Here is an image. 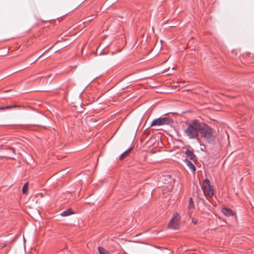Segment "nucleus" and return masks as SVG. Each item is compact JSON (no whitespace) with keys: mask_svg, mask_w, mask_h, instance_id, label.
Returning a JSON list of instances; mask_svg holds the SVG:
<instances>
[{"mask_svg":"<svg viewBox=\"0 0 254 254\" xmlns=\"http://www.w3.org/2000/svg\"><path fill=\"white\" fill-rule=\"evenodd\" d=\"M98 250L99 254H110L109 252L103 247H99Z\"/></svg>","mask_w":254,"mask_h":254,"instance_id":"9d476101","label":"nucleus"},{"mask_svg":"<svg viewBox=\"0 0 254 254\" xmlns=\"http://www.w3.org/2000/svg\"><path fill=\"white\" fill-rule=\"evenodd\" d=\"M222 211L225 215L228 216H233L234 214V212L232 210L226 208H223Z\"/></svg>","mask_w":254,"mask_h":254,"instance_id":"0eeeda50","label":"nucleus"},{"mask_svg":"<svg viewBox=\"0 0 254 254\" xmlns=\"http://www.w3.org/2000/svg\"><path fill=\"white\" fill-rule=\"evenodd\" d=\"M170 120L169 118L166 117L159 118L154 120L151 123L150 126L153 127L155 126H162L164 125H169Z\"/></svg>","mask_w":254,"mask_h":254,"instance_id":"39448f33","label":"nucleus"},{"mask_svg":"<svg viewBox=\"0 0 254 254\" xmlns=\"http://www.w3.org/2000/svg\"><path fill=\"white\" fill-rule=\"evenodd\" d=\"M12 107L11 106H6V107H1L0 108V110H3V109H8V108H11Z\"/></svg>","mask_w":254,"mask_h":254,"instance_id":"2eb2a0df","label":"nucleus"},{"mask_svg":"<svg viewBox=\"0 0 254 254\" xmlns=\"http://www.w3.org/2000/svg\"><path fill=\"white\" fill-rule=\"evenodd\" d=\"M185 153L190 160H193L195 157V155L190 150H187Z\"/></svg>","mask_w":254,"mask_h":254,"instance_id":"1a4fd4ad","label":"nucleus"},{"mask_svg":"<svg viewBox=\"0 0 254 254\" xmlns=\"http://www.w3.org/2000/svg\"><path fill=\"white\" fill-rule=\"evenodd\" d=\"M180 218L179 213L177 212L175 213L168 224L169 227L174 230L178 229L180 227L179 222Z\"/></svg>","mask_w":254,"mask_h":254,"instance_id":"20e7f679","label":"nucleus"},{"mask_svg":"<svg viewBox=\"0 0 254 254\" xmlns=\"http://www.w3.org/2000/svg\"><path fill=\"white\" fill-rule=\"evenodd\" d=\"M72 214V210L71 209H68L64 211H63L62 213H61V215L62 216H68L70 214Z\"/></svg>","mask_w":254,"mask_h":254,"instance_id":"9b49d317","label":"nucleus"},{"mask_svg":"<svg viewBox=\"0 0 254 254\" xmlns=\"http://www.w3.org/2000/svg\"><path fill=\"white\" fill-rule=\"evenodd\" d=\"M28 183H25L22 188V192L24 194H26L28 191Z\"/></svg>","mask_w":254,"mask_h":254,"instance_id":"f8f14e48","label":"nucleus"},{"mask_svg":"<svg viewBox=\"0 0 254 254\" xmlns=\"http://www.w3.org/2000/svg\"><path fill=\"white\" fill-rule=\"evenodd\" d=\"M203 128L200 130L202 136L207 139L209 143L214 141L215 136L211 127L204 124Z\"/></svg>","mask_w":254,"mask_h":254,"instance_id":"f03ea898","label":"nucleus"},{"mask_svg":"<svg viewBox=\"0 0 254 254\" xmlns=\"http://www.w3.org/2000/svg\"><path fill=\"white\" fill-rule=\"evenodd\" d=\"M204 123L198 120H193L191 123L189 124L185 130V135L190 139L197 138L198 136L200 130L202 129Z\"/></svg>","mask_w":254,"mask_h":254,"instance_id":"f257e3e1","label":"nucleus"},{"mask_svg":"<svg viewBox=\"0 0 254 254\" xmlns=\"http://www.w3.org/2000/svg\"><path fill=\"white\" fill-rule=\"evenodd\" d=\"M9 157L10 158L13 159V156L12 155L11 156H9Z\"/></svg>","mask_w":254,"mask_h":254,"instance_id":"f3484780","label":"nucleus"},{"mask_svg":"<svg viewBox=\"0 0 254 254\" xmlns=\"http://www.w3.org/2000/svg\"><path fill=\"white\" fill-rule=\"evenodd\" d=\"M6 149L7 150H9L10 151H12V153L13 154H15V150L14 148L10 147V146H8V147H6Z\"/></svg>","mask_w":254,"mask_h":254,"instance_id":"4468645a","label":"nucleus"},{"mask_svg":"<svg viewBox=\"0 0 254 254\" xmlns=\"http://www.w3.org/2000/svg\"><path fill=\"white\" fill-rule=\"evenodd\" d=\"M192 222L193 223H194V224H196L197 223V220L196 219H193V218H192Z\"/></svg>","mask_w":254,"mask_h":254,"instance_id":"dca6fc26","label":"nucleus"},{"mask_svg":"<svg viewBox=\"0 0 254 254\" xmlns=\"http://www.w3.org/2000/svg\"><path fill=\"white\" fill-rule=\"evenodd\" d=\"M193 206V200H192V199L191 198H190V199H189V204L188 208H189V209H190V208H192Z\"/></svg>","mask_w":254,"mask_h":254,"instance_id":"ddd939ff","label":"nucleus"},{"mask_svg":"<svg viewBox=\"0 0 254 254\" xmlns=\"http://www.w3.org/2000/svg\"><path fill=\"white\" fill-rule=\"evenodd\" d=\"M203 193L207 196H208L210 197H212L214 195V189L213 187L210 185V181L205 179L203 181V186L202 187Z\"/></svg>","mask_w":254,"mask_h":254,"instance_id":"7ed1b4c3","label":"nucleus"},{"mask_svg":"<svg viewBox=\"0 0 254 254\" xmlns=\"http://www.w3.org/2000/svg\"><path fill=\"white\" fill-rule=\"evenodd\" d=\"M184 162H185L187 166L190 169V170L192 172H194L195 171V167L193 165V164L188 159H185L184 160Z\"/></svg>","mask_w":254,"mask_h":254,"instance_id":"423d86ee","label":"nucleus"},{"mask_svg":"<svg viewBox=\"0 0 254 254\" xmlns=\"http://www.w3.org/2000/svg\"><path fill=\"white\" fill-rule=\"evenodd\" d=\"M131 150H132V148L131 147V148H129L128 149H127V150H126L124 153H123L120 156V160L124 159L130 152Z\"/></svg>","mask_w":254,"mask_h":254,"instance_id":"6e6552de","label":"nucleus"}]
</instances>
